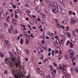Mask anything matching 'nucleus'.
Instances as JSON below:
<instances>
[{"label":"nucleus","mask_w":78,"mask_h":78,"mask_svg":"<svg viewBox=\"0 0 78 78\" xmlns=\"http://www.w3.org/2000/svg\"><path fill=\"white\" fill-rule=\"evenodd\" d=\"M11 61L12 62L15 63L16 62V58H13V57L9 58H5V63L6 64H8V62H10V61Z\"/></svg>","instance_id":"1"},{"label":"nucleus","mask_w":78,"mask_h":78,"mask_svg":"<svg viewBox=\"0 0 78 78\" xmlns=\"http://www.w3.org/2000/svg\"><path fill=\"white\" fill-rule=\"evenodd\" d=\"M24 36L26 38V39H27L28 40H29L30 39V35H28V34H27L26 32H25V33L24 34Z\"/></svg>","instance_id":"2"},{"label":"nucleus","mask_w":78,"mask_h":78,"mask_svg":"<svg viewBox=\"0 0 78 78\" xmlns=\"http://www.w3.org/2000/svg\"><path fill=\"white\" fill-rule=\"evenodd\" d=\"M61 12L62 14L63 17H65L66 16V11H65V10L64 9H62Z\"/></svg>","instance_id":"3"},{"label":"nucleus","mask_w":78,"mask_h":78,"mask_svg":"<svg viewBox=\"0 0 78 78\" xmlns=\"http://www.w3.org/2000/svg\"><path fill=\"white\" fill-rule=\"evenodd\" d=\"M5 43L6 45L8 48H11V46H10L9 43H8V42L7 41L5 40Z\"/></svg>","instance_id":"4"},{"label":"nucleus","mask_w":78,"mask_h":78,"mask_svg":"<svg viewBox=\"0 0 78 78\" xmlns=\"http://www.w3.org/2000/svg\"><path fill=\"white\" fill-rule=\"evenodd\" d=\"M76 31L75 30H73L72 31V34L73 35V36H74V37H76V39H78V36L75 34V32Z\"/></svg>","instance_id":"5"},{"label":"nucleus","mask_w":78,"mask_h":78,"mask_svg":"<svg viewBox=\"0 0 78 78\" xmlns=\"http://www.w3.org/2000/svg\"><path fill=\"white\" fill-rule=\"evenodd\" d=\"M4 13L3 11L1 12L0 16L1 18H4L5 17V16H4Z\"/></svg>","instance_id":"6"},{"label":"nucleus","mask_w":78,"mask_h":78,"mask_svg":"<svg viewBox=\"0 0 78 78\" xmlns=\"http://www.w3.org/2000/svg\"><path fill=\"white\" fill-rule=\"evenodd\" d=\"M12 22L14 26H15V25H16V20H15V19H12Z\"/></svg>","instance_id":"7"},{"label":"nucleus","mask_w":78,"mask_h":78,"mask_svg":"<svg viewBox=\"0 0 78 78\" xmlns=\"http://www.w3.org/2000/svg\"><path fill=\"white\" fill-rule=\"evenodd\" d=\"M36 10L39 13H40V14H42V13H41V10L39 8V7H37L36 8Z\"/></svg>","instance_id":"8"},{"label":"nucleus","mask_w":78,"mask_h":78,"mask_svg":"<svg viewBox=\"0 0 78 78\" xmlns=\"http://www.w3.org/2000/svg\"><path fill=\"white\" fill-rule=\"evenodd\" d=\"M67 22H68V19H66L65 20L63 21L62 22L63 23H64V24H66Z\"/></svg>","instance_id":"9"},{"label":"nucleus","mask_w":78,"mask_h":78,"mask_svg":"<svg viewBox=\"0 0 78 78\" xmlns=\"http://www.w3.org/2000/svg\"><path fill=\"white\" fill-rule=\"evenodd\" d=\"M16 51L17 53H18L19 55H21V51L20 50H19L18 48H16Z\"/></svg>","instance_id":"10"},{"label":"nucleus","mask_w":78,"mask_h":78,"mask_svg":"<svg viewBox=\"0 0 78 78\" xmlns=\"http://www.w3.org/2000/svg\"><path fill=\"white\" fill-rule=\"evenodd\" d=\"M75 41H76V39L74 37H72L71 39V41L72 42H75Z\"/></svg>","instance_id":"11"},{"label":"nucleus","mask_w":78,"mask_h":78,"mask_svg":"<svg viewBox=\"0 0 78 78\" xmlns=\"http://www.w3.org/2000/svg\"><path fill=\"white\" fill-rule=\"evenodd\" d=\"M66 35H67V37H69V38H70V36H71V34H70V33H66Z\"/></svg>","instance_id":"12"},{"label":"nucleus","mask_w":78,"mask_h":78,"mask_svg":"<svg viewBox=\"0 0 78 78\" xmlns=\"http://www.w3.org/2000/svg\"><path fill=\"white\" fill-rule=\"evenodd\" d=\"M50 69H51V71H53L54 69L53 68V66L51 65H50L49 66Z\"/></svg>","instance_id":"13"},{"label":"nucleus","mask_w":78,"mask_h":78,"mask_svg":"<svg viewBox=\"0 0 78 78\" xmlns=\"http://www.w3.org/2000/svg\"><path fill=\"white\" fill-rule=\"evenodd\" d=\"M58 41L59 44H59V39H57L56 40V41L55 42V44H57V45H59V44H58Z\"/></svg>","instance_id":"14"},{"label":"nucleus","mask_w":78,"mask_h":78,"mask_svg":"<svg viewBox=\"0 0 78 78\" xmlns=\"http://www.w3.org/2000/svg\"><path fill=\"white\" fill-rule=\"evenodd\" d=\"M16 13V14H19L20 13V11L18 9H16L15 11V14Z\"/></svg>","instance_id":"15"},{"label":"nucleus","mask_w":78,"mask_h":78,"mask_svg":"<svg viewBox=\"0 0 78 78\" xmlns=\"http://www.w3.org/2000/svg\"><path fill=\"white\" fill-rule=\"evenodd\" d=\"M8 63L7 64H8L9 65H10V66H13V64L11 62V61L8 62Z\"/></svg>","instance_id":"16"},{"label":"nucleus","mask_w":78,"mask_h":78,"mask_svg":"<svg viewBox=\"0 0 78 78\" xmlns=\"http://www.w3.org/2000/svg\"><path fill=\"white\" fill-rule=\"evenodd\" d=\"M62 66H63V69H64V67H66V66H67V64H66V63H64L63 64Z\"/></svg>","instance_id":"17"},{"label":"nucleus","mask_w":78,"mask_h":78,"mask_svg":"<svg viewBox=\"0 0 78 78\" xmlns=\"http://www.w3.org/2000/svg\"><path fill=\"white\" fill-rule=\"evenodd\" d=\"M9 31L10 33H12V32H13V30L12 29H9Z\"/></svg>","instance_id":"18"},{"label":"nucleus","mask_w":78,"mask_h":78,"mask_svg":"<svg viewBox=\"0 0 78 78\" xmlns=\"http://www.w3.org/2000/svg\"><path fill=\"white\" fill-rule=\"evenodd\" d=\"M13 53L12 52H10V53L9 56L11 58L13 57Z\"/></svg>","instance_id":"19"},{"label":"nucleus","mask_w":78,"mask_h":78,"mask_svg":"<svg viewBox=\"0 0 78 78\" xmlns=\"http://www.w3.org/2000/svg\"><path fill=\"white\" fill-rule=\"evenodd\" d=\"M74 52L73 51L71 53V57H73L74 56Z\"/></svg>","instance_id":"20"},{"label":"nucleus","mask_w":78,"mask_h":78,"mask_svg":"<svg viewBox=\"0 0 78 78\" xmlns=\"http://www.w3.org/2000/svg\"><path fill=\"white\" fill-rule=\"evenodd\" d=\"M20 42L21 44H23V40L22 38H21L20 40Z\"/></svg>","instance_id":"21"},{"label":"nucleus","mask_w":78,"mask_h":78,"mask_svg":"<svg viewBox=\"0 0 78 78\" xmlns=\"http://www.w3.org/2000/svg\"><path fill=\"white\" fill-rule=\"evenodd\" d=\"M16 64V67H17V66H19V63L17 62H16L15 63Z\"/></svg>","instance_id":"22"},{"label":"nucleus","mask_w":78,"mask_h":78,"mask_svg":"<svg viewBox=\"0 0 78 78\" xmlns=\"http://www.w3.org/2000/svg\"><path fill=\"white\" fill-rule=\"evenodd\" d=\"M52 9H56V7H55V5H54V4H52Z\"/></svg>","instance_id":"23"},{"label":"nucleus","mask_w":78,"mask_h":78,"mask_svg":"<svg viewBox=\"0 0 78 78\" xmlns=\"http://www.w3.org/2000/svg\"><path fill=\"white\" fill-rule=\"evenodd\" d=\"M30 22L31 24V25H32L34 24V21H33V20H30Z\"/></svg>","instance_id":"24"},{"label":"nucleus","mask_w":78,"mask_h":78,"mask_svg":"<svg viewBox=\"0 0 78 78\" xmlns=\"http://www.w3.org/2000/svg\"><path fill=\"white\" fill-rule=\"evenodd\" d=\"M4 73L5 74V75H8V70L7 69H5L4 71Z\"/></svg>","instance_id":"25"},{"label":"nucleus","mask_w":78,"mask_h":78,"mask_svg":"<svg viewBox=\"0 0 78 78\" xmlns=\"http://www.w3.org/2000/svg\"><path fill=\"white\" fill-rule=\"evenodd\" d=\"M71 23H74L75 24V23H76V20H71Z\"/></svg>","instance_id":"26"},{"label":"nucleus","mask_w":78,"mask_h":78,"mask_svg":"<svg viewBox=\"0 0 78 78\" xmlns=\"http://www.w3.org/2000/svg\"><path fill=\"white\" fill-rule=\"evenodd\" d=\"M47 61H48V58H45L44 60L43 61V62H46Z\"/></svg>","instance_id":"27"},{"label":"nucleus","mask_w":78,"mask_h":78,"mask_svg":"<svg viewBox=\"0 0 78 78\" xmlns=\"http://www.w3.org/2000/svg\"><path fill=\"white\" fill-rule=\"evenodd\" d=\"M4 25L5 26L4 28H8V24H7V23H5Z\"/></svg>","instance_id":"28"},{"label":"nucleus","mask_w":78,"mask_h":78,"mask_svg":"<svg viewBox=\"0 0 78 78\" xmlns=\"http://www.w3.org/2000/svg\"><path fill=\"white\" fill-rule=\"evenodd\" d=\"M72 13H73V12L72 11L69 10V15H72Z\"/></svg>","instance_id":"29"},{"label":"nucleus","mask_w":78,"mask_h":78,"mask_svg":"<svg viewBox=\"0 0 78 78\" xmlns=\"http://www.w3.org/2000/svg\"><path fill=\"white\" fill-rule=\"evenodd\" d=\"M23 75H22V76H17L16 77V78H23Z\"/></svg>","instance_id":"30"},{"label":"nucleus","mask_w":78,"mask_h":78,"mask_svg":"<svg viewBox=\"0 0 78 78\" xmlns=\"http://www.w3.org/2000/svg\"><path fill=\"white\" fill-rule=\"evenodd\" d=\"M62 11V10H61V8H58V12H61V11Z\"/></svg>","instance_id":"31"},{"label":"nucleus","mask_w":78,"mask_h":78,"mask_svg":"<svg viewBox=\"0 0 78 78\" xmlns=\"http://www.w3.org/2000/svg\"><path fill=\"white\" fill-rule=\"evenodd\" d=\"M41 49L40 48H38L37 49L38 50V53H41Z\"/></svg>","instance_id":"32"},{"label":"nucleus","mask_w":78,"mask_h":78,"mask_svg":"<svg viewBox=\"0 0 78 78\" xmlns=\"http://www.w3.org/2000/svg\"><path fill=\"white\" fill-rule=\"evenodd\" d=\"M60 27V25L57 23L56 25V27L57 28H59Z\"/></svg>","instance_id":"33"},{"label":"nucleus","mask_w":78,"mask_h":78,"mask_svg":"<svg viewBox=\"0 0 78 78\" xmlns=\"http://www.w3.org/2000/svg\"><path fill=\"white\" fill-rule=\"evenodd\" d=\"M55 12H58V8L55 9Z\"/></svg>","instance_id":"34"},{"label":"nucleus","mask_w":78,"mask_h":78,"mask_svg":"<svg viewBox=\"0 0 78 78\" xmlns=\"http://www.w3.org/2000/svg\"><path fill=\"white\" fill-rule=\"evenodd\" d=\"M66 30L68 31H69V27L68 26H66Z\"/></svg>","instance_id":"35"},{"label":"nucleus","mask_w":78,"mask_h":78,"mask_svg":"<svg viewBox=\"0 0 78 78\" xmlns=\"http://www.w3.org/2000/svg\"><path fill=\"white\" fill-rule=\"evenodd\" d=\"M26 11L28 13H31V12H30V10H29V9H27V11Z\"/></svg>","instance_id":"36"},{"label":"nucleus","mask_w":78,"mask_h":78,"mask_svg":"<svg viewBox=\"0 0 78 78\" xmlns=\"http://www.w3.org/2000/svg\"><path fill=\"white\" fill-rule=\"evenodd\" d=\"M15 18H16L17 19V18H18V17H19L16 14V13H15Z\"/></svg>","instance_id":"37"},{"label":"nucleus","mask_w":78,"mask_h":78,"mask_svg":"<svg viewBox=\"0 0 78 78\" xmlns=\"http://www.w3.org/2000/svg\"><path fill=\"white\" fill-rule=\"evenodd\" d=\"M37 19H35L34 20L35 22V23H36L37 24V25H39V24H37Z\"/></svg>","instance_id":"38"},{"label":"nucleus","mask_w":78,"mask_h":78,"mask_svg":"<svg viewBox=\"0 0 78 78\" xmlns=\"http://www.w3.org/2000/svg\"><path fill=\"white\" fill-rule=\"evenodd\" d=\"M74 60H75V57H73L72 59V62H73Z\"/></svg>","instance_id":"39"},{"label":"nucleus","mask_w":78,"mask_h":78,"mask_svg":"<svg viewBox=\"0 0 78 78\" xmlns=\"http://www.w3.org/2000/svg\"><path fill=\"white\" fill-rule=\"evenodd\" d=\"M64 0H60V2L61 3V4H62L63 3V1Z\"/></svg>","instance_id":"40"},{"label":"nucleus","mask_w":78,"mask_h":78,"mask_svg":"<svg viewBox=\"0 0 78 78\" xmlns=\"http://www.w3.org/2000/svg\"><path fill=\"white\" fill-rule=\"evenodd\" d=\"M26 52L27 53V55H29V51H28V50L27 49H26Z\"/></svg>","instance_id":"41"},{"label":"nucleus","mask_w":78,"mask_h":78,"mask_svg":"<svg viewBox=\"0 0 78 78\" xmlns=\"http://www.w3.org/2000/svg\"><path fill=\"white\" fill-rule=\"evenodd\" d=\"M61 49H60L59 51V54H60V55H61V54H62V52H61Z\"/></svg>","instance_id":"42"},{"label":"nucleus","mask_w":78,"mask_h":78,"mask_svg":"<svg viewBox=\"0 0 78 78\" xmlns=\"http://www.w3.org/2000/svg\"><path fill=\"white\" fill-rule=\"evenodd\" d=\"M52 75L54 77L56 76V74H55V73H54L53 72H52Z\"/></svg>","instance_id":"43"},{"label":"nucleus","mask_w":78,"mask_h":78,"mask_svg":"<svg viewBox=\"0 0 78 78\" xmlns=\"http://www.w3.org/2000/svg\"><path fill=\"white\" fill-rule=\"evenodd\" d=\"M56 7H57V8H59V7H60L59 5L58 4H56Z\"/></svg>","instance_id":"44"},{"label":"nucleus","mask_w":78,"mask_h":78,"mask_svg":"<svg viewBox=\"0 0 78 78\" xmlns=\"http://www.w3.org/2000/svg\"><path fill=\"white\" fill-rule=\"evenodd\" d=\"M54 50H53L52 51V52H51V54L52 56H53V55H54Z\"/></svg>","instance_id":"45"},{"label":"nucleus","mask_w":78,"mask_h":78,"mask_svg":"<svg viewBox=\"0 0 78 78\" xmlns=\"http://www.w3.org/2000/svg\"><path fill=\"white\" fill-rule=\"evenodd\" d=\"M60 27V28H63V29H64V28H65L64 26H61Z\"/></svg>","instance_id":"46"},{"label":"nucleus","mask_w":78,"mask_h":78,"mask_svg":"<svg viewBox=\"0 0 78 78\" xmlns=\"http://www.w3.org/2000/svg\"><path fill=\"white\" fill-rule=\"evenodd\" d=\"M70 75L69 74H67V76L68 78H70Z\"/></svg>","instance_id":"47"},{"label":"nucleus","mask_w":78,"mask_h":78,"mask_svg":"<svg viewBox=\"0 0 78 78\" xmlns=\"http://www.w3.org/2000/svg\"><path fill=\"white\" fill-rule=\"evenodd\" d=\"M64 74L66 76H67V74L68 73H64Z\"/></svg>","instance_id":"48"},{"label":"nucleus","mask_w":78,"mask_h":78,"mask_svg":"<svg viewBox=\"0 0 78 78\" xmlns=\"http://www.w3.org/2000/svg\"><path fill=\"white\" fill-rule=\"evenodd\" d=\"M20 25H21V27H24V28H25V26L23 25H22V24H20Z\"/></svg>","instance_id":"49"},{"label":"nucleus","mask_w":78,"mask_h":78,"mask_svg":"<svg viewBox=\"0 0 78 78\" xmlns=\"http://www.w3.org/2000/svg\"><path fill=\"white\" fill-rule=\"evenodd\" d=\"M1 38L2 39L3 38L2 37V35L0 33V38L1 39Z\"/></svg>","instance_id":"50"},{"label":"nucleus","mask_w":78,"mask_h":78,"mask_svg":"<svg viewBox=\"0 0 78 78\" xmlns=\"http://www.w3.org/2000/svg\"><path fill=\"white\" fill-rule=\"evenodd\" d=\"M12 7L13 8H15V9H16V6L15 5H13L12 6Z\"/></svg>","instance_id":"51"},{"label":"nucleus","mask_w":78,"mask_h":78,"mask_svg":"<svg viewBox=\"0 0 78 78\" xmlns=\"http://www.w3.org/2000/svg\"><path fill=\"white\" fill-rule=\"evenodd\" d=\"M69 58V57L68 56H67V55L66 57V60H67Z\"/></svg>","instance_id":"52"},{"label":"nucleus","mask_w":78,"mask_h":78,"mask_svg":"<svg viewBox=\"0 0 78 78\" xmlns=\"http://www.w3.org/2000/svg\"><path fill=\"white\" fill-rule=\"evenodd\" d=\"M51 50H51V48H49L48 49V51H51Z\"/></svg>","instance_id":"53"},{"label":"nucleus","mask_w":78,"mask_h":78,"mask_svg":"<svg viewBox=\"0 0 78 78\" xmlns=\"http://www.w3.org/2000/svg\"><path fill=\"white\" fill-rule=\"evenodd\" d=\"M55 9H53V10H52V12H53V13H55Z\"/></svg>","instance_id":"54"},{"label":"nucleus","mask_w":78,"mask_h":78,"mask_svg":"<svg viewBox=\"0 0 78 78\" xmlns=\"http://www.w3.org/2000/svg\"><path fill=\"white\" fill-rule=\"evenodd\" d=\"M69 43H70V41H67V43L66 44V45H67V44H69Z\"/></svg>","instance_id":"55"},{"label":"nucleus","mask_w":78,"mask_h":78,"mask_svg":"<svg viewBox=\"0 0 78 78\" xmlns=\"http://www.w3.org/2000/svg\"><path fill=\"white\" fill-rule=\"evenodd\" d=\"M58 50H56L55 51V53H58Z\"/></svg>","instance_id":"56"},{"label":"nucleus","mask_w":78,"mask_h":78,"mask_svg":"<svg viewBox=\"0 0 78 78\" xmlns=\"http://www.w3.org/2000/svg\"><path fill=\"white\" fill-rule=\"evenodd\" d=\"M54 66H55V67L57 66V64L55 62H54Z\"/></svg>","instance_id":"57"},{"label":"nucleus","mask_w":78,"mask_h":78,"mask_svg":"<svg viewBox=\"0 0 78 78\" xmlns=\"http://www.w3.org/2000/svg\"><path fill=\"white\" fill-rule=\"evenodd\" d=\"M73 51V50L70 49L68 51L69 53H70V52H71V51Z\"/></svg>","instance_id":"58"},{"label":"nucleus","mask_w":78,"mask_h":78,"mask_svg":"<svg viewBox=\"0 0 78 78\" xmlns=\"http://www.w3.org/2000/svg\"><path fill=\"white\" fill-rule=\"evenodd\" d=\"M75 71L77 72V73H78V69H75Z\"/></svg>","instance_id":"59"},{"label":"nucleus","mask_w":78,"mask_h":78,"mask_svg":"<svg viewBox=\"0 0 78 78\" xmlns=\"http://www.w3.org/2000/svg\"><path fill=\"white\" fill-rule=\"evenodd\" d=\"M30 36L31 37H34V36L33 35V34H31Z\"/></svg>","instance_id":"60"},{"label":"nucleus","mask_w":78,"mask_h":78,"mask_svg":"<svg viewBox=\"0 0 78 78\" xmlns=\"http://www.w3.org/2000/svg\"><path fill=\"white\" fill-rule=\"evenodd\" d=\"M1 56L2 58H3L4 56V55H3V54L2 53L1 54Z\"/></svg>","instance_id":"61"},{"label":"nucleus","mask_w":78,"mask_h":78,"mask_svg":"<svg viewBox=\"0 0 78 78\" xmlns=\"http://www.w3.org/2000/svg\"><path fill=\"white\" fill-rule=\"evenodd\" d=\"M54 20L55 21V22H58V20L56 19H54Z\"/></svg>","instance_id":"62"},{"label":"nucleus","mask_w":78,"mask_h":78,"mask_svg":"<svg viewBox=\"0 0 78 78\" xmlns=\"http://www.w3.org/2000/svg\"><path fill=\"white\" fill-rule=\"evenodd\" d=\"M70 45H73V44H72V43L70 42L69 43Z\"/></svg>","instance_id":"63"},{"label":"nucleus","mask_w":78,"mask_h":78,"mask_svg":"<svg viewBox=\"0 0 78 78\" xmlns=\"http://www.w3.org/2000/svg\"><path fill=\"white\" fill-rule=\"evenodd\" d=\"M42 39H45V36H43V37L42 36Z\"/></svg>","instance_id":"64"}]
</instances>
